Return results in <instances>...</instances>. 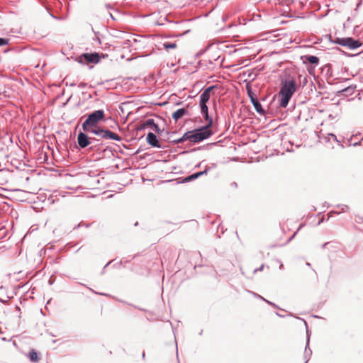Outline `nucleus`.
Segmentation results:
<instances>
[{
	"label": "nucleus",
	"instance_id": "nucleus-1",
	"mask_svg": "<svg viewBox=\"0 0 363 363\" xmlns=\"http://www.w3.org/2000/svg\"><path fill=\"white\" fill-rule=\"evenodd\" d=\"M213 123V120L209 119L208 124L199 129H196L192 131H188L180 138L178 142H183L184 140H189L191 143H199L205 139L208 138L212 135V131L209 130V128Z\"/></svg>",
	"mask_w": 363,
	"mask_h": 363
},
{
	"label": "nucleus",
	"instance_id": "nucleus-2",
	"mask_svg": "<svg viewBox=\"0 0 363 363\" xmlns=\"http://www.w3.org/2000/svg\"><path fill=\"white\" fill-rule=\"evenodd\" d=\"M296 83L294 79H289L282 82L279 94L281 107L286 108L287 106L290 99L296 90Z\"/></svg>",
	"mask_w": 363,
	"mask_h": 363
},
{
	"label": "nucleus",
	"instance_id": "nucleus-3",
	"mask_svg": "<svg viewBox=\"0 0 363 363\" xmlns=\"http://www.w3.org/2000/svg\"><path fill=\"white\" fill-rule=\"evenodd\" d=\"M104 117V111L103 110H96L90 113L86 120L82 123L84 130H89V127H95L97 123Z\"/></svg>",
	"mask_w": 363,
	"mask_h": 363
},
{
	"label": "nucleus",
	"instance_id": "nucleus-4",
	"mask_svg": "<svg viewBox=\"0 0 363 363\" xmlns=\"http://www.w3.org/2000/svg\"><path fill=\"white\" fill-rule=\"evenodd\" d=\"M78 61L80 63L86 64L89 62L97 63L99 61V54L85 53L78 57Z\"/></svg>",
	"mask_w": 363,
	"mask_h": 363
},
{
	"label": "nucleus",
	"instance_id": "nucleus-5",
	"mask_svg": "<svg viewBox=\"0 0 363 363\" xmlns=\"http://www.w3.org/2000/svg\"><path fill=\"white\" fill-rule=\"evenodd\" d=\"M336 42L339 45L348 47L350 49H355L361 45V43L352 38H337Z\"/></svg>",
	"mask_w": 363,
	"mask_h": 363
},
{
	"label": "nucleus",
	"instance_id": "nucleus-6",
	"mask_svg": "<svg viewBox=\"0 0 363 363\" xmlns=\"http://www.w3.org/2000/svg\"><path fill=\"white\" fill-rule=\"evenodd\" d=\"M246 89H247V92L248 96L250 97V101H251L252 104H253L254 108L256 110V111L259 113H263L264 110L262 108V106L261 104L257 99L255 94L252 92L251 87L250 86H247Z\"/></svg>",
	"mask_w": 363,
	"mask_h": 363
},
{
	"label": "nucleus",
	"instance_id": "nucleus-7",
	"mask_svg": "<svg viewBox=\"0 0 363 363\" xmlns=\"http://www.w3.org/2000/svg\"><path fill=\"white\" fill-rule=\"evenodd\" d=\"M77 141L79 145L82 148H84L89 145V140L87 135L84 133H79L77 136Z\"/></svg>",
	"mask_w": 363,
	"mask_h": 363
},
{
	"label": "nucleus",
	"instance_id": "nucleus-8",
	"mask_svg": "<svg viewBox=\"0 0 363 363\" xmlns=\"http://www.w3.org/2000/svg\"><path fill=\"white\" fill-rule=\"evenodd\" d=\"M214 88L213 86H209L200 95L199 104H206L210 99V93Z\"/></svg>",
	"mask_w": 363,
	"mask_h": 363
},
{
	"label": "nucleus",
	"instance_id": "nucleus-9",
	"mask_svg": "<svg viewBox=\"0 0 363 363\" xmlns=\"http://www.w3.org/2000/svg\"><path fill=\"white\" fill-rule=\"evenodd\" d=\"M147 142L152 147H160V145L157 140V136L152 133H149L147 135Z\"/></svg>",
	"mask_w": 363,
	"mask_h": 363
},
{
	"label": "nucleus",
	"instance_id": "nucleus-10",
	"mask_svg": "<svg viewBox=\"0 0 363 363\" xmlns=\"http://www.w3.org/2000/svg\"><path fill=\"white\" fill-rule=\"evenodd\" d=\"M188 113V111L186 108H182L178 110H177L175 112L172 114V118L177 121L181 118H182L184 116L186 115Z\"/></svg>",
	"mask_w": 363,
	"mask_h": 363
},
{
	"label": "nucleus",
	"instance_id": "nucleus-11",
	"mask_svg": "<svg viewBox=\"0 0 363 363\" xmlns=\"http://www.w3.org/2000/svg\"><path fill=\"white\" fill-rule=\"evenodd\" d=\"M108 130H104L103 129H94V130H91V133H94L95 135L101 137V138H104V139H108Z\"/></svg>",
	"mask_w": 363,
	"mask_h": 363
},
{
	"label": "nucleus",
	"instance_id": "nucleus-12",
	"mask_svg": "<svg viewBox=\"0 0 363 363\" xmlns=\"http://www.w3.org/2000/svg\"><path fill=\"white\" fill-rule=\"evenodd\" d=\"M200 108H201V113L203 116L206 121L209 122V119H211L208 113V106L206 104H199Z\"/></svg>",
	"mask_w": 363,
	"mask_h": 363
},
{
	"label": "nucleus",
	"instance_id": "nucleus-13",
	"mask_svg": "<svg viewBox=\"0 0 363 363\" xmlns=\"http://www.w3.org/2000/svg\"><path fill=\"white\" fill-rule=\"evenodd\" d=\"M155 125V121L152 118L147 119L140 125V130H144L147 128H152Z\"/></svg>",
	"mask_w": 363,
	"mask_h": 363
},
{
	"label": "nucleus",
	"instance_id": "nucleus-14",
	"mask_svg": "<svg viewBox=\"0 0 363 363\" xmlns=\"http://www.w3.org/2000/svg\"><path fill=\"white\" fill-rule=\"evenodd\" d=\"M208 167H206V169L203 172H197V173H195V174H193L190 176H189L188 177H186L185 179L186 181H191L193 179H197L198 177H199L201 175H203V174H207L208 171Z\"/></svg>",
	"mask_w": 363,
	"mask_h": 363
},
{
	"label": "nucleus",
	"instance_id": "nucleus-15",
	"mask_svg": "<svg viewBox=\"0 0 363 363\" xmlns=\"http://www.w3.org/2000/svg\"><path fill=\"white\" fill-rule=\"evenodd\" d=\"M108 139H111L116 141H120L121 140V138L118 135L111 132V130H108Z\"/></svg>",
	"mask_w": 363,
	"mask_h": 363
},
{
	"label": "nucleus",
	"instance_id": "nucleus-16",
	"mask_svg": "<svg viewBox=\"0 0 363 363\" xmlns=\"http://www.w3.org/2000/svg\"><path fill=\"white\" fill-rule=\"evenodd\" d=\"M29 359L31 362H35L38 359V354L33 350L29 352Z\"/></svg>",
	"mask_w": 363,
	"mask_h": 363
},
{
	"label": "nucleus",
	"instance_id": "nucleus-17",
	"mask_svg": "<svg viewBox=\"0 0 363 363\" xmlns=\"http://www.w3.org/2000/svg\"><path fill=\"white\" fill-rule=\"evenodd\" d=\"M163 47L165 50H169L170 49L176 48L177 44L175 43H164L163 44Z\"/></svg>",
	"mask_w": 363,
	"mask_h": 363
},
{
	"label": "nucleus",
	"instance_id": "nucleus-18",
	"mask_svg": "<svg viewBox=\"0 0 363 363\" xmlns=\"http://www.w3.org/2000/svg\"><path fill=\"white\" fill-rule=\"evenodd\" d=\"M307 60L311 64H318L319 62V59L316 56H308L307 57Z\"/></svg>",
	"mask_w": 363,
	"mask_h": 363
},
{
	"label": "nucleus",
	"instance_id": "nucleus-19",
	"mask_svg": "<svg viewBox=\"0 0 363 363\" xmlns=\"http://www.w3.org/2000/svg\"><path fill=\"white\" fill-rule=\"evenodd\" d=\"M354 88H355L354 86L353 87V86H348V87H347V88H345V89H342V90L341 91V92H342V93H349V94H352V93L354 92Z\"/></svg>",
	"mask_w": 363,
	"mask_h": 363
},
{
	"label": "nucleus",
	"instance_id": "nucleus-20",
	"mask_svg": "<svg viewBox=\"0 0 363 363\" xmlns=\"http://www.w3.org/2000/svg\"><path fill=\"white\" fill-rule=\"evenodd\" d=\"M9 40L5 38H0V46H4L8 44Z\"/></svg>",
	"mask_w": 363,
	"mask_h": 363
},
{
	"label": "nucleus",
	"instance_id": "nucleus-21",
	"mask_svg": "<svg viewBox=\"0 0 363 363\" xmlns=\"http://www.w3.org/2000/svg\"><path fill=\"white\" fill-rule=\"evenodd\" d=\"M153 130L159 133L160 132V128L158 127V125L157 124L155 123V125H153V127L151 128Z\"/></svg>",
	"mask_w": 363,
	"mask_h": 363
},
{
	"label": "nucleus",
	"instance_id": "nucleus-22",
	"mask_svg": "<svg viewBox=\"0 0 363 363\" xmlns=\"http://www.w3.org/2000/svg\"><path fill=\"white\" fill-rule=\"evenodd\" d=\"M328 136L331 137L334 140L337 141V138H336V136L334 134L330 133V134L328 135Z\"/></svg>",
	"mask_w": 363,
	"mask_h": 363
},
{
	"label": "nucleus",
	"instance_id": "nucleus-23",
	"mask_svg": "<svg viewBox=\"0 0 363 363\" xmlns=\"http://www.w3.org/2000/svg\"><path fill=\"white\" fill-rule=\"evenodd\" d=\"M264 268V265H262L259 268L255 269L254 272L256 273L258 271H262Z\"/></svg>",
	"mask_w": 363,
	"mask_h": 363
},
{
	"label": "nucleus",
	"instance_id": "nucleus-24",
	"mask_svg": "<svg viewBox=\"0 0 363 363\" xmlns=\"http://www.w3.org/2000/svg\"><path fill=\"white\" fill-rule=\"evenodd\" d=\"M265 301L267 302V303L272 305V303L271 302H269V301H267V300H265Z\"/></svg>",
	"mask_w": 363,
	"mask_h": 363
}]
</instances>
